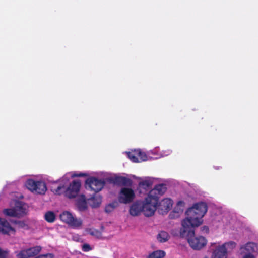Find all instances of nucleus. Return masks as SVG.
Returning a JSON list of instances; mask_svg holds the SVG:
<instances>
[{"instance_id":"obj_1","label":"nucleus","mask_w":258,"mask_h":258,"mask_svg":"<svg viewBox=\"0 0 258 258\" xmlns=\"http://www.w3.org/2000/svg\"><path fill=\"white\" fill-rule=\"evenodd\" d=\"M207 209V205L204 202L195 204L186 211V217L182 222V227L195 228L200 226Z\"/></svg>"},{"instance_id":"obj_2","label":"nucleus","mask_w":258,"mask_h":258,"mask_svg":"<svg viewBox=\"0 0 258 258\" xmlns=\"http://www.w3.org/2000/svg\"><path fill=\"white\" fill-rule=\"evenodd\" d=\"M194 228L189 227H182L180 229V234L182 236L186 237L192 248L200 250L206 245L207 240L203 236L196 237Z\"/></svg>"},{"instance_id":"obj_3","label":"nucleus","mask_w":258,"mask_h":258,"mask_svg":"<svg viewBox=\"0 0 258 258\" xmlns=\"http://www.w3.org/2000/svg\"><path fill=\"white\" fill-rule=\"evenodd\" d=\"M143 202L142 212L145 216L150 217L154 215L158 202L157 198H152L148 195Z\"/></svg>"},{"instance_id":"obj_4","label":"nucleus","mask_w":258,"mask_h":258,"mask_svg":"<svg viewBox=\"0 0 258 258\" xmlns=\"http://www.w3.org/2000/svg\"><path fill=\"white\" fill-rule=\"evenodd\" d=\"M26 209L25 204L22 202L16 201L13 208L5 209L3 213L6 215L12 217H21L26 214Z\"/></svg>"},{"instance_id":"obj_5","label":"nucleus","mask_w":258,"mask_h":258,"mask_svg":"<svg viewBox=\"0 0 258 258\" xmlns=\"http://www.w3.org/2000/svg\"><path fill=\"white\" fill-rule=\"evenodd\" d=\"M26 186L30 191L40 195H43L47 190L46 185L44 182L28 179L26 183Z\"/></svg>"},{"instance_id":"obj_6","label":"nucleus","mask_w":258,"mask_h":258,"mask_svg":"<svg viewBox=\"0 0 258 258\" xmlns=\"http://www.w3.org/2000/svg\"><path fill=\"white\" fill-rule=\"evenodd\" d=\"M59 217L61 221L73 228H79L82 225V220L80 218L74 217L72 214L68 211H64L60 214Z\"/></svg>"},{"instance_id":"obj_7","label":"nucleus","mask_w":258,"mask_h":258,"mask_svg":"<svg viewBox=\"0 0 258 258\" xmlns=\"http://www.w3.org/2000/svg\"><path fill=\"white\" fill-rule=\"evenodd\" d=\"M86 188L88 187L92 191L97 193L103 188L105 182L101 179L95 177H90L86 179L85 181Z\"/></svg>"},{"instance_id":"obj_8","label":"nucleus","mask_w":258,"mask_h":258,"mask_svg":"<svg viewBox=\"0 0 258 258\" xmlns=\"http://www.w3.org/2000/svg\"><path fill=\"white\" fill-rule=\"evenodd\" d=\"M135 197V192L132 188L123 187L119 192L118 200L121 203L128 204L133 201Z\"/></svg>"},{"instance_id":"obj_9","label":"nucleus","mask_w":258,"mask_h":258,"mask_svg":"<svg viewBox=\"0 0 258 258\" xmlns=\"http://www.w3.org/2000/svg\"><path fill=\"white\" fill-rule=\"evenodd\" d=\"M41 247L36 246L16 252L17 258H30L37 255L41 250Z\"/></svg>"},{"instance_id":"obj_10","label":"nucleus","mask_w":258,"mask_h":258,"mask_svg":"<svg viewBox=\"0 0 258 258\" xmlns=\"http://www.w3.org/2000/svg\"><path fill=\"white\" fill-rule=\"evenodd\" d=\"M81 182L80 180H73L66 188L65 196L70 199L75 198L79 192Z\"/></svg>"},{"instance_id":"obj_11","label":"nucleus","mask_w":258,"mask_h":258,"mask_svg":"<svg viewBox=\"0 0 258 258\" xmlns=\"http://www.w3.org/2000/svg\"><path fill=\"white\" fill-rule=\"evenodd\" d=\"M109 180L110 183L118 186H130L133 183L131 179L123 176H115Z\"/></svg>"},{"instance_id":"obj_12","label":"nucleus","mask_w":258,"mask_h":258,"mask_svg":"<svg viewBox=\"0 0 258 258\" xmlns=\"http://www.w3.org/2000/svg\"><path fill=\"white\" fill-rule=\"evenodd\" d=\"M172 201L169 198L163 199L158 205V209L160 214L164 215L166 214L171 208Z\"/></svg>"},{"instance_id":"obj_13","label":"nucleus","mask_w":258,"mask_h":258,"mask_svg":"<svg viewBox=\"0 0 258 258\" xmlns=\"http://www.w3.org/2000/svg\"><path fill=\"white\" fill-rule=\"evenodd\" d=\"M166 184H160L156 185L154 188L150 191L148 195L152 198H157V201H159V196L163 195L166 191Z\"/></svg>"},{"instance_id":"obj_14","label":"nucleus","mask_w":258,"mask_h":258,"mask_svg":"<svg viewBox=\"0 0 258 258\" xmlns=\"http://www.w3.org/2000/svg\"><path fill=\"white\" fill-rule=\"evenodd\" d=\"M10 232L15 234L16 230L7 220L0 218V233L4 235H9Z\"/></svg>"},{"instance_id":"obj_15","label":"nucleus","mask_w":258,"mask_h":258,"mask_svg":"<svg viewBox=\"0 0 258 258\" xmlns=\"http://www.w3.org/2000/svg\"><path fill=\"white\" fill-rule=\"evenodd\" d=\"M143 202L142 201H137L134 202L130 206L129 212L133 216H137L142 212Z\"/></svg>"},{"instance_id":"obj_16","label":"nucleus","mask_w":258,"mask_h":258,"mask_svg":"<svg viewBox=\"0 0 258 258\" xmlns=\"http://www.w3.org/2000/svg\"><path fill=\"white\" fill-rule=\"evenodd\" d=\"M212 258H227L226 249L222 245L217 246L212 253Z\"/></svg>"},{"instance_id":"obj_17","label":"nucleus","mask_w":258,"mask_h":258,"mask_svg":"<svg viewBox=\"0 0 258 258\" xmlns=\"http://www.w3.org/2000/svg\"><path fill=\"white\" fill-rule=\"evenodd\" d=\"M102 201V198L99 195H94L88 199V204L92 208H97L100 206Z\"/></svg>"},{"instance_id":"obj_18","label":"nucleus","mask_w":258,"mask_h":258,"mask_svg":"<svg viewBox=\"0 0 258 258\" xmlns=\"http://www.w3.org/2000/svg\"><path fill=\"white\" fill-rule=\"evenodd\" d=\"M76 205L80 211H83L87 209V204L85 196L82 195L77 200Z\"/></svg>"},{"instance_id":"obj_19","label":"nucleus","mask_w":258,"mask_h":258,"mask_svg":"<svg viewBox=\"0 0 258 258\" xmlns=\"http://www.w3.org/2000/svg\"><path fill=\"white\" fill-rule=\"evenodd\" d=\"M139 154H141L140 149H135L127 153L128 157L133 162H139Z\"/></svg>"},{"instance_id":"obj_20","label":"nucleus","mask_w":258,"mask_h":258,"mask_svg":"<svg viewBox=\"0 0 258 258\" xmlns=\"http://www.w3.org/2000/svg\"><path fill=\"white\" fill-rule=\"evenodd\" d=\"M169 235L168 233L165 231H161L157 235V238L158 241L161 243L166 242L169 239Z\"/></svg>"},{"instance_id":"obj_21","label":"nucleus","mask_w":258,"mask_h":258,"mask_svg":"<svg viewBox=\"0 0 258 258\" xmlns=\"http://www.w3.org/2000/svg\"><path fill=\"white\" fill-rule=\"evenodd\" d=\"M255 245L253 242H248L245 245L241 247L240 249L242 250L245 249L248 254H251L255 250Z\"/></svg>"},{"instance_id":"obj_22","label":"nucleus","mask_w":258,"mask_h":258,"mask_svg":"<svg viewBox=\"0 0 258 258\" xmlns=\"http://www.w3.org/2000/svg\"><path fill=\"white\" fill-rule=\"evenodd\" d=\"M222 246L226 249L227 253L231 252L236 246V243L234 241H229L222 244Z\"/></svg>"},{"instance_id":"obj_23","label":"nucleus","mask_w":258,"mask_h":258,"mask_svg":"<svg viewBox=\"0 0 258 258\" xmlns=\"http://www.w3.org/2000/svg\"><path fill=\"white\" fill-rule=\"evenodd\" d=\"M165 256V252L163 250H156L150 253L147 258H163Z\"/></svg>"},{"instance_id":"obj_24","label":"nucleus","mask_w":258,"mask_h":258,"mask_svg":"<svg viewBox=\"0 0 258 258\" xmlns=\"http://www.w3.org/2000/svg\"><path fill=\"white\" fill-rule=\"evenodd\" d=\"M45 220L49 223H52L55 221V215L53 212L48 211L45 214Z\"/></svg>"},{"instance_id":"obj_25","label":"nucleus","mask_w":258,"mask_h":258,"mask_svg":"<svg viewBox=\"0 0 258 258\" xmlns=\"http://www.w3.org/2000/svg\"><path fill=\"white\" fill-rule=\"evenodd\" d=\"M153 182L150 180H145L142 181H141L139 183V186L140 187L147 190L149 189V188L152 186Z\"/></svg>"},{"instance_id":"obj_26","label":"nucleus","mask_w":258,"mask_h":258,"mask_svg":"<svg viewBox=\"0 0 258 258\" xmlns=\"http://www.w3.org/2000/svg\"><path fill=\"white\" fill-rule=\"evenodd\" d=\"M117 203L116 202H114L108 204L106 206L105 208V211L106 213H110L112 212L114 209L117 206Z\"/></svg>"},{"instance_id":"obj_27","label":"nucleus","mask_w":258,"mask_h":258,"mask_svg":"<svg viewBox=\"0 0 258 258\" xmlns=\"http://www.w3.org/2000/svg\"><path fill=\"white\" fill-rule=\"evenodd\" d=\"M13 223L17 225L18 227L20 228H27L28 225L25 223L24 221L20 220H14Z\"/></svg>"},{"instance_id":"obj_28","label":"nucleus","mask_w":258,"mask_h":258,"mask_svg":"<svg viewBox=\"0 0 258 258\" xmlns=\"http://www.w3.org/2000/svg\"><path fill=\"white\" fill-rule=\"evenodd\" d=\"M66 188L64 185H59L56 189H54L53 192L57 195H60L64 192Z\"/></svg>"},{"instance_id":"obj_29","label":"nucleus","mask_w":258,"mask_h":258,"mask_svg":"<svg viewBox=\"0 0 258 258\" xmlns=\"http://www.w3.org/2000/svg\"><path fill=\"white\" fill-rule=\"evenodd\" d=\"M88 233L92 236H95L97 238L100 237L101 236V233L98 230L96 229H89Z\"/></svg>"},{"instance_id":"obj_30","label":"nucleus","mask_w":258,"mask_h":258,"mask_svg":"<svg viewBox=\"0 0 258 258\" xmlns=\"http://www.w3.org/2000/svg\"><path fill=\"white\" fill-rule=\"evenodd\" d=\"M9 254V250H3L0 247V258H8Z\"/></svg>"},{"instance_id":"obj_31","label":"nucleus","mask_w":258,"mask_h":258,"mask_svg":"<svg viewBox=\"0 0 258 258\" xmlns=\"http://www.w3.org/2000/svg\"><path fill=\"white\" fill-rule=\"evenodd\" d=\"M147 158H148V157H147L146 154L145 152H142L141 150V154H139V162L145 161L147 160Z\"/></svg>"},{"instance_id":"obj_32","label":"nucleus","mask_w":258,"mask_h":258,"mask_svg":"<svg viewBox=\"0 0 258 258\" xmlns=\"http://www.w3.org/2000/svg\"><path fill=\"white\" fill-rule=\"evenodd\" d=\"M34 258H54V255L52 253H47L46 254H41Z\"/></svg>"},{"instance_id":"obj_33","label":"nucleus","mask_w":258,"mask_h":258,"mask_svg":"<svg viewBox=\"0 0 258 258\" xmlns=\"http://www.w3.org/2000/svg\"><path fill=\"white\" fill-rule=\"evenodd\" d=\"M82 249L83 251L87 252L92 249L90 245L88 244H84L82 245Z\"/></svg>"},{"instance_id":"obj_34","label":"nucleus","mask_w":258,"mask_h":258,"mask_svg":"<svg viewBox=\"0 0 258 258\" xmlns=\"http://www.w3.org/2000/svg\"><path fill=\"white\" fill-rule=\"evenodd\" d=\"M87 176V174L86 173H80L79 174H76V173H74L73 174H72V178H74V177H86Z\"/></svg>"},{"instance_id":"obj_35","label":"nucleus","mask_w":258,"mask_h":258,"mask_svg":"<svg viewBox=\"0 0 258 258\" xmlns=\"http://www.w3.org/2000/svg\"><path fill=\"white\" fill-rule=\"evenodd\" d=\"M73 239L74 240H75V241H79L80 237H79L78 235L76 234V235H74L73 236Z\"/></svg>"},{"instance_id":"obj_36","label":"nucleus","mask_w":258,"mask_h":258,"mask_svg":"<svg viewBox=\"0 0 258 258\" xmlns=\"http://www.w3.org/2000/svg\"><path fill=\"white\" fill-rule=\"evenodd\" d=\"M243 258H255L254 256L251 254H246Z\"/></svg>"},{"instance_id":"obj_37","label":"nucleus","mask_w":258,"mask_h":258,"mask_svg":"<svg viewBox=\"0 0 258 258\" xmlns=\"http://www.w3.org/2000/svg\"><path fill=\"white\" fill-rule=\"evenodd\" d=\"M184 205V202L182 201H179L177 203V206H183Z\"/></svg>"},{"instance_id":"obj_38","label":"nucleus","mask_w":258,"mask_h":258,"mask_svg":"<svg viewBox=\"0 0 258 258\" xmlns=\"http://www.w3.org/2000/svg\"><path fill=\"white\" fill-rule=\"evenodd\" d=\"M203 231L205 230L206 232H208L209 231V228L208 226H205L202 227Z\"/></svg>"},{"instance_id":"obj_39","label":"nucleus","mask_w":258,"mask_h":258,"mask_svg":"<svg viewBox=\"0 0 258 258\" xmlns=\"http://www.w3.org/2000/svg\"><path fill=\"white\" fill-rule=\"evenodd\" d=\"M169 217L170 218L172 219L173 218H174V217L173 216V214L172 213H170V215H169Z\"/></svg>"}]
</instances>
